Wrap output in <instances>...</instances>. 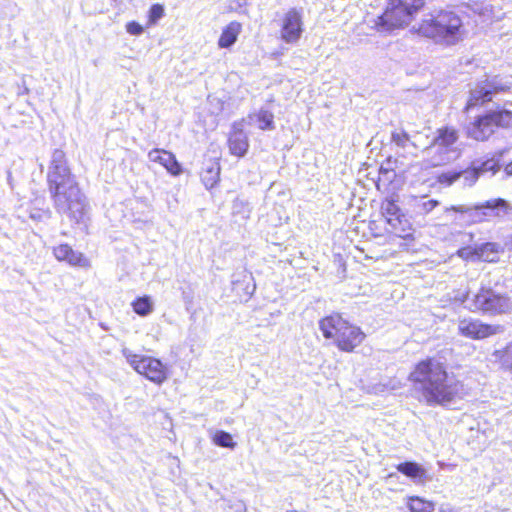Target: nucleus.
Segmentation results:
<instances>
[{
  "label": "nucleus",
  "mask_w": 512,
  "mask_h": 512,
  "mask_svg": "<svg viewBox=\"0 0 512 512\" xmlns=\"http://www.w3.org/2000/svg\"><path fill=\"white\" fill-rule=\"evenodd\" d=\"M126 30L131 35H141L143 32V27L136 21H131L126 24Z\"/></svg>",
  "instance_id": "nucleus-33"
},
{
  "label": "nucleus",
  "mask_w": 512,
  "mask_h": 512,
  "mask_svg": "<svg viewBox=\"0 0 512 512\" xmlns=\"http://www.w3.org/2000/svg\"><path fill=\"white\" fill-rule=\"evenodd\" d=\"M397 470L411 478L416 483H423L427 479L426 470L416 462L406 461L397 466Z\"/></svg>",
  "instance_id": "nucleus-19"
},
{
  "label": "nucleus",
  "mask_w": 512,
  "mask_h": 512,
  "mask_svg": "<svg viewBox=\"0 0 512 512\" xmlns=\"http://www.w3.org/2000/svg\"><path fill=\"white\" fill-rule=\"evenodd\" d=\"M54 256L59 261H66L73 266H85L87 260L83 257V254L74 251L68 244H61L54 248Z\"/></svg>",
  "instance_id": "nucleus-18"
},
{
  "label": "nucleus",
  "mask_w": 512,
  "mask_h": 512,
  "mask_svg": "<svg viewBox=\"0 0 512 512\" xmlns=\"http://www.w3.org/2000/svg\"><path fill=\"white\" fill-rule=\"evenodd\" d=\"M239 204L244 205V202L242 200H236L234 203V208H236Z\"/></svg>",
  "instance_id": "nucleus-38"
},
{
  "label": "nucleus",
  "mask_w": 512,
  "mask_h": 512,
  "mask_svg": "<svg viewBox=\"0 0 512 512\" xmlns=\"http://www.w3.org/2000/svg\"><path fill=\"white\" fill-rule=\"evenodd\" d=\"M148 158L152 162L161 164L171 175L178 176L182 173V166L177 161L175 155L163 149H153L148 153Z\"/></svg>",
  "instance_id": "nucleus-17"
},
{
  "label": "nucleus",
  "mask_w": 512,
  "mask_h": 512,
  "mask_svg": "<svg viewBox=\"0 0 512 512\" xmlns=\"http://www.w3.org/2000/svg\"><path fill=\"white\" fill-rule=\"evenodd\" d=\"M43 215H46L47 217L50 216V212L47 210L45 212H41L40 210H36V211H31L30 213V218H32L33 220H42L43 218Z\"/></svg>",
  "instance_id": "nucleus-35"
},
{
  "label": "nucleus",
  "mask_w": 512,
  "mask_h": 512,
  "mask_svg": "<svg viewBox=\"0 0 512 512\" xmlns=\"http://www.w3.org/2000/svg\"><path fill=\"white\" fill-rule=\"evenodd\" d=\"M461 335L471 339H484L502 331L499 325L484 324L479 320H461L458 325Z\"/></svg>",
  "instance_id": "nucleus-12"
},
{
  "label": "nucleus",
  "mask_w": 512,
  "mask_h": 512,
  "mask_svg": "<svg viewBox=\"0 0 512 512\" xmlns=\"http://www.w3.org/2000/svg\"><path fill=\"white\" fill-rule=\"evenodd\" d=\"M459 138L458 131L449 126H444L436 131V135L432 140L431 147L436 148L434 155V165H442L456 160L461 150L455 147Z\"/></svg>",
  "instance_id": "nucleus-7"
},
{
  "label": "nucleus",
  "mask_w": 512,
  "mask_h": 512,
  "mask_svg": "<svg viewBox=\"0 0 512 512\" xmlns=\"http://www.w3.org/2000/svg\"><path fill=\"white\" fill-rule=\"evenodd\" d=\"M364 337L365 334L359 327L350 325L344 320L337 334L336 343L340 350L351 352L362 343Z\"/></svg>",
  "instance_id": "nucleus-14"
},
{
  "label": "nucleus",
  "mask_w": 512,
  "mask_h": 512,
  "mask_svg": "<svg viewBox=\"0 0 512 512\" xmlns=\"http://www.w3.org/2000/svg\"><path fill=\"white\" fill-rule=\"evenodd\" d=\"M229 150L232 155L243 157L249 148V141L243 130V121L235 122L228 138Z\"/></svg>",
  "instance_id": "nucleus-15"
},
{
  "label": "nucleus",
  "mask_w": 512,
  "mask_h": 512,
  "mask_svg": "<svg viewBox=\"0 0 512 512\" xmlns=\"http://www.w3.org/2000/svg\"><path fill=\"white\" fill-rule=\"evenodd\" d=\"M510 85L504 83L498 76L480 81L470 91V98L467 107L483 105L492 100L493 95L505 91Z\"/></svg>",
  "instance_id": "nucleus-11"
},
{
  "label": "nucleus",
  "mask_w": 512,
  "mask_h": 512,
  "mask_svg": "<svg viewBox=\"0 0 512 512\" xmlns=\"http://www.w3.org/2000/svg\"><path fill=\"white\" fill-rule=\"evenodd\" d=\"M381 214L389 225L390 232L404 239L412 235L411 223L395 200L385 199L381 204Z\"/></svg>",
  "instance_id": "nucleus-10"
},
{
  "label": "nucleus",
  "mask_w": 512,
  "mask_h": 512,
  "mask_svg": "<svg viewBox=\"0 0 512 512\" xmlns=\"http://www.w3.org/2000/svg\"><path fill=\"white\" fill-rule=\"evenodd\" d=\"M473 164L475 165L480 175L487 172L495 174L500 169L498 160L494 158H490L485 161L475 160L473 161Z\"/></svg>",
  "instance_id": "nucleus-26"
},
{
  "label": "nucleus",
  "mask_w": 512,
  "mask_h": 512,
  "mask_svg": "<svg viewBox=\"0 0 512 512\" xmlns=\"http://www.w3.org/2000/svg\"><path fill=\"white\" fill-rule=\"evenodd\" d=\"M47 185L57 213L75 223H84L90 206L72 174L64 151L55 149L47 172Z\"/></svg>",
  "instance_id": "nucleus-1"
},
{
  "label": "nucleus",
  "mask_w": 512,
  "mask_h": 512,
  "mask_svg": "<svg viewBox=\"0 0 512 512\" xmlns=\"http://www.w3.org/2000/svg\"><path fill=\"white\" fill-rule=\"evenodd\" d=\"M498 245L487 242L478 246L477 259L484 262H496L498 260Z\"/></svg>",
  "instance_id": "nucleus-24"
},
{
  "label": "nucleus",
  "mask_w": 512,
  "mask_h": 512,
  "mask_svg": "<svg viewBox=\"0 0 512 512\" xmlns=\"http://www.w3.org/2000/svg\"><path fill=\"white\" fill-rule=\"evenodd\" d=\"M343 321L344 320L339 315L328 316L319 322V328L326 339L337 338V334L343 325Z\"/></svg>",
  "instance_id": "nucleus-20"
},
{
  "label": "nucleus",
  "mask_w": 512,
  "mask_h": 512,
  "mask_svg": "<svg viewBox=\"0 0 512 512\" xmlns=\"http://www.w3.org/2000/svg\"><path fill=\"white\" fill-rule=\"evenodd\" d=\"M133 310L140 316H147L153 311V303L149 296H143L137 298L132 303Z\"/></svg>",
  "instance_id": "nucleus-25"
},
{
  "label": "nucleus",
  "mask_w": 512,
  "mask_h": 512,
  "mask_svg": "<svg viewBox=\"0 0 512 512\" xmlns=\"http://www.w3.org/2000/svg\"><path fill=\"white\" fill-rule=\"evenodd\" d=\"M409 140V134L404 130L392 133V141L399 147H406V144Z\"/></svg>",
  "instance_id": "nucleus-31"
},
{
  "label": "nucleus",
  "mask_w": 512,
  "mask_h": 512,
  "mask_svg": "<svg viewBox=\"0 0 512 512\" xmlns=\"http://www.w3.org/2000/svg\"><path fill=\"white\" fill-rule=\"evenodd\" d=\"M496 128H512V112L507 109L490 110L479 115L466 127L467 136L476 141H487Z\"/></svg>",
  "instance_id": "nucleus-5"
},
{
  "label": "nucleus",
  "mask_w": 512,
  "mask_h": 512,
  "mask_svg": "<svg viewBox=\"0 0 512 512\" xmlns=\"http://www.w3.org/2000/svg\"><path fill=\"white\" fill-rule=\"evenodd\" d=\"M28 93H29V89H28L27 87H24V88L22 89V91H21V92H19L18 94H19V95H21V94H28Z\"/></svg>",
  "instance_id": "nucleus-37"
},
{
  "label": "nucleus",
  "mask_w": 512,
  "mask_h": 512,
  "mask_svg": "<svg viewBox=\"0 0 512 512\" xmlns=\"http://www.w3.org/2000/svg\"><path fill=\"white\" fill-rule=\"evenodd\" d=\"M425 5V0H389L385 12L377 18L379 31H391L408 25Z\"/></svg>",
  "instance_id": "nucleus-4"
},
{
  "label": "nucleus",
  "mask_w": 512,
  "mask_h": 512,
  "mask_svg": "<svg viewBox=\"0 0 512 512\" xmlns=\"http://www.w3.org/2000/svg\"><path fill=\"white\" fill-rule=\"evenodd\" d=\"M504 171H505L506 175L512 176V161L506 165Z\"/></svg>",
  "instance_id": "nucleus-36"
},
{
  "label": "nucleus",
  "mask_w": 512,
  "mask_h": 512,
  "mask_svg": "<svg viewBox=\"0 0 512 512\" xmlns=\"http://www.w3.org/2000/svg\"><path fill=\"white\" fill-rule=\"evenodd\" d=\"M450 209L458 213L467 214L471 222L477 223L488 217L504 216L512 210V207L506 200L497 198L478 205H457L452 206Z\"/></svg>",
  "instance_id": "nucleus-8"
},
{
  "label": "nucleus",
  "mask_w": 512,
  "mask_h": 512,
  "mask_svg": "<svg viewBox=\"0 0 512 512\" xmlns=\"http://www.w3.org/2000/svg\"><path fill=\"white\" fill-rule=\"evenodd\" d=\"M212 440L214 444L219 447L234 449L236 446L231 434L223 430L216 431Z\"/></svg>",
  "instance_id": "nucleus-27"
},
{
  "label": "nucleus",
  "mask_w": 512,
  "mask_h": 512,
  "mask_svg": "<svg viewBox=\"0 0 512 512\" xmlns=\"http://www.w3.org/2000/svg\"><path fill=\"white\" fill-rule=\"evenodd\" d=\"M439 202L434 199L425 200L422 198L416 204V210L420 214H428L431 212L436 206H438Z\"/></svg>",
  "instance_id": "nucleus-29"
},
{
  "label": "nucleus",
  "mask_w": 512,
  "mask_h": 512,
  "mask_svg": "<svg viewBox=\"0 0 512 512\" xmlns=\"http://www.w3.org/2000/svg\"><path fill=\"white\" fill-rule=\"evenodd\" d=\"M248 118L250 121H255L261 130H273L275 128L274 115L268 110L261 109L258 113L249 115Z\"/></svg>",
  "instance_id": "nucleus-23"
},
{
  "label": "nucleus",
  "mask_w": 512,
  "mask_h": 512,
  "mask_svg": "<svg viewBox=\"0 0 512 512\" xmlns=\"http://www.w3.org/2000/svg\"><path fill=\"white\" fill-rule=\"evenodd\" d=\"M122 355L137 373L150 381L161 384L167 379V368L159 359L135 354L126 347L122 349Z\"/></svg>",
  "instance_id": "nucleus-6"
},
{
  "label": "nucleus",
  "mask_w": 512,
  "mask_h": 512,
  "mask_svg": "<svg viewBox=\"0 0 512 512\" xmlns=\"http://www.w3.org/2000/svg\"><path fill=\"white\" fill-rule=\"evenodd\" d=\"M302 32V14L296 8H291L283 18L281 38L286 43H295L300 39Z\"/></svg>",
  "instance_id": "nucleus-13"
},
{
  "label": "nucleus",
  "mask_w": 512,
  "mask_h": 512,
  "mask_svg": "<svg viewBox=\"0 0 512 512\" xmlns=\"http://www.w3.org/2000/svg\"><path fill=\"white\" fill-rule=\"evenodd\" d=\"M480 174L477 171L473 162L471 166L461 171H448L439 175L438 181L441 184L452 185L459 179H463L465 186H472L478 180Z\"/></svg>",
  "instance_id": "nucleus-16"
},
{
  "label": "nucleus",
  "mask_w": 512,
  "mask_h": 512,
  "mask_svg": "<svg viewBox=\"0 0 512 512\" xmlns=\"http://www.w3.org/2000/svg\"><path fill=\"white\" fill-rule=\"evenodd\" d=\"M241 32V24L238 22L229 23L222 31L218 40V46L220 48H229L237 40L238 35Z\"/></svg>",
  "instance_id": "nucleus-21"
},
{
  "label": "nucleus",
  "mask_w": 512,
  "mask_h": 512,
  "mask_svg": "<svg viewBox=\"0 0 512 512\" xmlns=\"http://www.w3.org/2000/svg\"><path fill=\"white\" fill-rule=\"evenodd\" d=\"M164 15V8L160 4H154L149 10V21L156 23Z\"/></svg>",
  "instance_id": "nucleus-32"
},
{
  "label": "nucleus",
  "mask_w": 512,
  "mask_h": 512,
  "mask_svg": "<svg viewBox=\"0 0 512 512\" xmlns=\"http://www.w3.org/2000/svg\"><path fill=\"white\" fill-rule=\"evenodd\" d=\"M419 400L429 406H449L465 395L463 384L449 376L442 363L429 358L419 362L410 374Z\"/></svg>",
  "instance_id": "nucleus-2"
},
{
  "label": "nucleus",
  "mask_w": 512,
  "mask_h": 512,
  "mask_svg": "<svg viewBox=\"0 0 512 512\" xmlns=\"http://www.w3.org/2000/svg\"><path fill=\"white\" fill-rule=\"evenodd\" d=\"M461 27L462 21L455 12L437 10L425 14L422 21L418 25H414L412 29L424 37L454 44L460 38Z\"/></svg>",
  "instance_id": "nucleus-3"
},
{
  "label": "nucleus",
  "mask_w": 512,
  "mask_h": 512,
  "mask_svg": "<svg viewBox=\"0 0 512 512\" xmlns=\"http://www.w3.org/2000/svg\"><path fill=\"white\" fill-rule=\"evenodd\" d=\"M229 512H246L247 508L242 500H235L228 505Z\"/></svg>",
  "instance_id": "nucleus-34"
},
{
  "label": "nucleus",
  "mask_w": 512,
  "mask_h": 512,
  "mask_svg": "<svg viewBox=\"0 0 512 512\" xmlns=\"http://www.w3.org/2000/svg\"><path fill=\"white\" fill-rule=\"evenodd\" d=\"M477 254L478 246H476L475 248L463 247L457 251V255L463 260L477 261Z\"/></svg>",
  "instance_id": "nucleus-30"
},
{
  "label": "nucleus",
  "mask_w": 512,
  "mask_h": 512,
  "mask_svg": "<svg viewBox=\"0 0 512 512\" xmlns=\"http://www.w3.org/2000/svg\"><path fill=\"white\" fill-rule=\"evenodd\" d=\"M411 512H432L433 505L431 502L424 501L418 497H412L409 502Z\"/></svg>",
  "instance_id": "nucleus-28"
},
{
  "label": "nucleus",
  "mask_w": 512,
  "mask_h": 512,
  "mask_svg": "<svg viewBox=\"0 0 512 512\" xmlns=\"http://www.w3.org/2000/svg\"><path fill=\"white\" fill-rule=\"evenodd\" d=\"M474 310L489 315L507 314L512 311V300L492 289H481L473 298Z\"/></svg>",
  "instance_id": "nucleus-9"
},
{
  "label": "nucleus",
  "mask_w": 512,
  "mask_h": 512,
  "mask_svg": "<svg viewBox=\"0 0 512 512\" xmlns=\"http://www.w3.org/2000/svg\"><path fill=\"white\" fill-rule=\"evenodd\" d=\"M220 166L217 162H210L201 173V180L207 189L213 188L219 181Z\"/></svg>",
  "instance_id": "nucleus-22"
}]
</instances>
